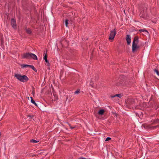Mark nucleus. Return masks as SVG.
Here are the masks:
<instances>
[{
	"label": "nucleus",
	"instance_id": "8",
	"mask_svg": "<svg viewBox=\"0 0 159 159\" xmlns=\"http://www.w3.org/2000/svg\"><path fill=\"white\" fill-rule=\"evenodd\" d=\"M126 39L127 43L128 45H129L131 43V37L128 34L126 35Z\"/></svg>",
	"mask_w": 159,
	"mask_h": 159
},
{
	"label": "nucleus",
	"instance_id": "28",
	"mask_svg": "<svg viewBox=\"0 0 159 159\" xmlns=\"http://www.w3.org/2000/svg\"><path fill=\"white\" fill-rule=\"evenodd\" d=\"M80 159H86V158H84V157H81L80 158Z\"/></svg>",
	"mask_w": 159,
	"mask_h": 159
},
{
	"label": "nucleus",
	"instance_id": "30",
	"mask_svg": "<svg viewBox=\"0 0 159 159\" xmlns=\"http://www.w3.org/2000/svg\"><path fill=\"white\" fill-rule=\"evenodd\" d=\"M50 69L48 67V69Z\"/></svg>",
	"mask_w": 159,
	"mask_h": 159
},
{
	"label": "nucleus",
	"instance_id": "17",
	"mask_svg": "<svg viewBox=\"0 0 159 159\" xmlns=\"http://www.w3.org/2000/svg\"><path fill=\"white\" fill-rule=\"evenodd\" d=\"M30 66V65H29L23 64L21 65V67L23 68H24L26 67H29Z\"/></svg>",
	"mask_w": 159,
	"mask_h": 159
},
{
	"label": "nucleus",
	"instance_id": "6",
	"mask_svg": "<svg viewBox=\"0 0 159 159\" xmlns=\"http://www.w3.org/2000/svg\"><path fill=\"white\" fill-rule=\"evenodd\" d=\"M127 102L130 105H133L135 104V100L133 99H129Z\"/></svg>",
	"mask_w": 159,
	"mask_h": 159
},
{
	"label": "nucleus",
	"instance_id": "3",
	"mask_svg": "<svg viewBox=\"0 0 159 159\" xmlns=\"http://www.w3.org/2000/svg\"><path fill=\"white\" fill-rule=\"evenodd\" d=\"M15 77L19 80L23 82H26L29 80V78L26 75H21L20 74H15Z\"/></svg>",
	"mask_w": 159,
	"mask_h": 159
},
{
	"label": "nucleus",
	"instance_id": "14",
	"mask_svg": "<svg viewBox=\"0 0 159 159\" xmlns=\"http://www.w3.org/2000/svg\"><path fill=\"white\" fill-rule=\"evenodd\" d=\"M30 67L32 69H33L34 70L35 72H37V70L34 67V66L33 65H30Z\"/></svg>",
	"mask_w": 159,
	"mask_h": 159
},
{
	"label": "nucleus",
	"instance_id": "5",
	"mask_svg": "<svg viewBox=\"0 0 159 159\" xmlns=\"http://www.w3.org/2000/svg\"><path fill=\"white\" fill-rule=\"evenodd\" d=\"M115 30V29H114V30H111L110 32L108 39L110 40H111V41H112L114 39L115 36L116 34V32Z\"/></svg>",
	"mask_w": 159,
	"mask_h": 159
},
{
	"label": "nucleus",
	"instance_id": "1",
	"mask_svg": "<svg viewBox=\"0 0 159 159\" xmlns=\"http://www.w3.org/2000/svg\"><path fill=\"white\" fill-rule=\"evenodd\" d=\"M23 58L27 59H32L34 60H37L38 58L37 56L31 52L24 53L22 56Z\"/></svg>",
	"mask_w": 159,
	"mask_h": 159
},
{
	"label": "nucleus",
	"instance_id": "15",
	"mask_svg": "<svg viewBox=\"0 0 159 159\" xmlns=\"http://www.w3.org/2000/svg\"><path fill=\"white\" fill-rule=\"evenodd\" d=\"M115 97H117L119 98H120V97H121V95L120 94H116L114 96H111V98H114Z\"/></svg>",
	"mask_w": 159,
	"mask_h": 159
},
{
	"label": "nucleus",
	"instance_id": "21",
	"mask_svg": "<svg viewBox=\"0 0 159 159\" xmlns=\"http://www.w3.org/2000/svg\"><path fill=\"white\" fill-rule=\"evenodd\" d=\"M98 78H99V76H98V75H95V76H94V78L96 80H98Z\"/></svg>",
	"mask_w": 159,
	"mask_h": 159
},
{
	"label": "nucleus",
	"instance_id": "16",
	"mask_svg": "<svg viewBox=\"0 0 159 159\" xmlns=\"http://www.w3.org/2000/svg\"><path fill=\"white\" fill-rule=\"evenodd\" d=\"M39 142V141H37L34 139H32L30 141V142L36 143Z\"/></svg>",
	"mask_w": 159,
	"mask_h": 159
},
{
	"label": "nucleus",
	"instance_id": "20",
	"mask_svg": "<svg viewBox=\"0 0 159 159\" xmlns=\"http://www.w3.org/2000/svg\"><path fill=\"white\" fill-rule=\"evenodd\" d=\"M154 72H156L157 74L159 76V71L158 70L155 69L154 70Z\"/></svg>",
	"mask_w": 159,
	"mask_h": 159
},
{
	"label": "nucleus",
	"instance_id": "11",
	"mask_svg": "<svg viewBox=\"0 0 159 159\" xmlns=\"http://www.w3.org/2000/svg\"><path fill=\"white\" fill-rule=\"evenodd\" d=\"M66 101H67V100L69 102H70V99L71 98L70 96L69 95V96L68 95H67L66 96Z\"/></svg>",
	"mask_w": 159,
	"mask_h": 159
},
{
	"label": "nucleus",
	"instance_id": "12",
	"mask_svg": "<svg viewBox=\"0 0 159 159\" xmlns=\"http://www.w3.org/2000/svg\"><path fill=\"white\" fill-rule=\"evenodd\" d=\"M119 81H120V83H117L116 84V85L117 86H120L122 85V84H123V81H120V80H119Z\"/></svg>",
	"mask_w": 159,
	"mask_h": 159
},
{
	"label": "nucleus",
	"instance_id": "24",
	"mask_svg": "<svg viewBox=\"0 0 159 159\" xmlns=\"http://www.w3.org/2000/svg\"><path fill=\"white\" fill-rule=\"evenodd\" d=\"M111 138L110 137H107L106 138V139L105 140V141H109V140H111Z\"/></svg>",
	"mask_w": 159,
	"mask_h": 159
},
{
	"label": "nucleus",
	"instance_id": "22",
	"mask_svg": "<svg viewBox=\"0 0 159 159\" xmlns=\"http://www.w3.org/2000/svg\"><path fill=\"white\" fill-rule=\"evenodd\" d=\"M140 32H148L147 30L144 29H141L139 30Z\"/></svg>",
	"mask_w": 159,
	"mask_h": 159
},
{
	"label": "nucleus",
	"instance_id": "9",
	"mask_svg": "<svg viewBox=\"0 0 159 159\" xmlns=\"http://www.w3.org/2000/svg\"><path fill=\"white\" fill-rule=\"evenodd\" d=\"M43 59L45 60V62L47 63L48 65L49 66L50 65L49 61L47 59V55L46 53L44 56Z\"/></svg>",
	"mask_w": 159,
	"mask_h": 159
},
{
	"label": "nucleus",
	"instance_id": "18",
	"mask_svg": "<svg viewBox=\"0 0 159 159\" xmlns=\"http://www.w3.org/2000/svg\"><path fill=\"white\" fill-rule=\"evenodd\" d=\"M80 93V89H78L77 90L75 91L74 93L75 94H78Z\"/></svg>",
	"mask_w": 159,
	"mask_h": 159
},
{
	"label": "nucleus",
	"instance_id": "31",
	"mask_svg": "<svg viewBox=\"0 0 159 159\" xmlns=\"http://www.w3.org/2000/svg\"><path fill=\"white\" fill-rule=\"evenodd\" d=\"M1 134L0 133V136H1Z\"/></svg>",
	"mask_w": 159,
	"mask_h": 159
},
{
	"label": "nucleus",
	"instance_id": "19",
	"mask_svg": "<svg viewBox=\"0 0 159 159\" xmlns=\"http://www.w3.org/2000/svg\"><path fill=\"white\" fill-rule=\"evenodd\" d=\"M26 32L27 33L29 34H30L31 33V31L29 28L26 29Z\"/></svg>",
	"mask_w": 159,
	"mask_h": 159
},
{
	"label": "nucleus",
	"instance_id": "13",
	"mask_svg": "<svg viewBox=\"0 0 159 159\" xmlns=\"http://www.w3.org/2000/svg\"><path fill=\"white\" fill-rule=\"evenodd\" d=\"M30 98H31V102L33 104H34L35 106H37V104L36 103L35 101L33 99L32 97H30Z\"/></svg>",
	"mask_w": 159,
	"mask_h": 159
},
{
	"label": "nucleus",
	"instance_id": "4",
	"mask_svg": "<svg viewBox=\"0 0 159 159\" xmlns=\"http://www.w3.org/2000/svg\"><path fill=\"white\" fill-rule=\"evenodd\" d=\"M147 8L145 7L143 10L141 11L139 16L140 17L146 18L148 16V14L147 12Z\"/></svg>",
	"mask_w": 159,
	"mask_h": 159
},
{
	"label": "nucleus",
	"instance_id": "7",
	"mask_svg": "<svg viewBox=\"0 0 159 159\" xmlns=\"http://www.w3.org/2000/svg\"><path fill=\"white\" fill-rule=\"evenodd\" d=\"M11 25L13 28H15L16 27V22L15 19L12 18L11 20Z\"/></svg>",
	"mask_w": 159,
	"mask_h": 159
},
{
	"label": "nucleus",
	"instance_id": "23",
	"mask_svg": "<svg viewBox=\"0 0 159 159\" xmlns=\"http://www.w3.org/2000/svg\"><path fill=\"white\" fill-rule=\"evenodd\" d=\"M65 25L66 27H67L68 24V20L66 19L65 21Z\"/></svg>",
	"mask_w": 159,
	"mask_h": 159
},
{
	"label": "nucleus",
	"instance_id": "29",
	"mask_svg": "<svg viewBox=\"0 0 159 159\" xmlns=\"http://www.w3.org/2000/svg\"><path fill=\"white\" fill-rule=\"evenodd\" d=\"M157 126H154V128H156L157 127Z\"/></svg>",
	"mask_w": 159,
	"mask_h": 159
},
{
	"label": "nucleus",
	"instance_id": "10",
	"mask_svg": "<svg viewBox=\"0 0 159 159\" xmlns=\"http://www.w3.org/2000/svg\"><path fill=\"white\" fill-rule=\"evenodd\" d=\"M104 112L105 111L104 109H101L98 111V113L99 115H103Z\"/></svg>",
	"mask_w": 159,
	"mask_h": 159
},
{
	"label": "nucleus",
	"instance_id": "2",
	"mask_svg": "<svg viewBox=\"0 0 159 159\" xmlns=\"http://www.w3.org/2000/svg\"><path fill=\"white\" fill-rule=\"evenodd\" d=\"M139 42V37L138 36L135 37L132 45V51L133 52H134L139 48V47L137 45Z\"/></svg>",
	"mask_w": 159,
	"mask_h": 159
},
{
	"label": "nucleus",
	"instance_id": "25",
	"mask_svg": "<svg viewBox=\"0 0 159 159\" xmlns=\"http://www.w3.org/2000/svg\"><path fill=\"white\" fill-rule=\"evenodd\" d=\"M28 117H30L29 119H32L33 118V116H28Z\"/></svg>",
	"mask_w": 159,
	"mask_h": 159
},
{
	"label": "nucleus",
	"instance_id": "27",
	"mask_svg": "<svg viewBox=\"0 0 159 159\" xmlns=\"http://www.w3.org/2000/svg\"><path fill=\"white\" fill-rule=\"evenodd\" d=\"M69 125L70 127V128L71 129H73L75 128V127H72V126H71L69 124Z\"/></svg>",
	"mask_w": 159,
	"mask_h": 159
},
{
	"label": "nucleus",
	"instance_id": "26",
	"mask_svg": "<svg viewBox=\"0 0 159 159\" xmlns=\"http://www.w3.org/2000/svg\"><path fill=\"white\" fill-rule=\"evenodd\" d=\"M159 122V119H157L155 121V122L157 123Z\"/></svg>",
	"mask_w": 159,
	"mask_h": 159
}]
</instances>
